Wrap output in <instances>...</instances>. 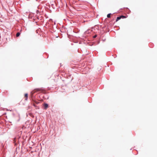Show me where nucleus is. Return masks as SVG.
<instances>
[{
    "instance_id": "nucleus-1",
    "label": "nucleus",
    "mask_w": 157,
    "mask_h": 157,
    "mask_svg": "<svg viewBox=\"0 0 157 157\" xmlns=\"http://www.w3.org/2000/svg\"><path fill=\"white\" fill-rule=\"evenodd\" d=\"M41 89L40 88H37L36 89H34L33 91L31 92V97L33 96V94L35 92L41 91Z\"/></svg>"
},
{
    "instance_id": "nucleus-2",
    "label": "nucleus",
    "mask_w": 157,
    "mask_h": 157,
    "mask_svg": "<svg viewBox=\"0 0 157 157\" xmlns=\"http://www.w3.org/2000/svg\"><path fill=\"white\" fill-rule=\"evenodd\" d=\"M44 109H46L48 107V105L47 104L44 103Z\"/></svg>"
},
{
    "instance_id": "nucleus-3",
    "label": "nucleus",
    "mask_w": 157,
    "mask_h": 157,
    "mask_svg": "<svg viewBox=\"0 0 157 157\" xmlns=\"http://www.w3.org/2000/svg\"><path fill=\"white\" fill-rule=\"evenodd\" d=\"M28 97V94H25V100H27Z\"/></svg>"
},
{
    "instance_id": "nucleus-4",
    "label": "nucleus",
    "mask_w": 157,
    "mask_h": 157,
    "mask_svg": "<svg viewBox=\"0 0 157 157\" xmlns=\"http://www.w3.org/2000/svg\"><path fill=\"white\" fill-rule=\"evenodd\" d=\"M121 19L120 16L117 17L116 20V21H118L119 20Z\"/></svg>"
},
{
    "instance_id": "nucleus-5",
    "label": "nucleus",
    "mask_w": 157,
    "mask_h": 157,
    "mask_svg": "<svg viewBox=\"0 0 157 157\" xmlns=\"http://www.w3.org/2000/svg\"><path fill=\"white\" fill-rule=\"evenodd\" d=\"M120 17H121V18H126V17H125L124 16H123V15H121V16H120Z\"/></svg>"
},
{
    "instance_id": "nucleus-6",
    "label": "nucleus",
    "mask_w": 157,
    "mask_h": 157,
    "mask_svg": "<svg viewBox=\"0 0 157 157\" xmlns=\"http://www.w3.org/2000/svg\"><path fill=\"white\" fill-rule=\"evenodd\" d=\"M20 34L19 32H18L16 34V36L17 37L19 36H20Z\"/></svg>"
},
{
    "instance_id": "nucleus-7",
    "label": "nucleus",
    "mask_w": 157,
    "mask_h": 157,
    "mask_svg": "<svg viewBox=\"0 0 157 157\" xmlns=\"http://www.w3.org/2000/svg\"><path fill=\"white\" fill-rule=\"evenodd\" d=\"M111 13H109L107 14V17L108 18H110V17Z\"/></svg>"
},
{
    "instance_id": "nucleus-8",
    "label": "nucleus",
    "mask_w": 157,
    "mask_h": 157,
    "mask_svg": "<svg viewBox=\"0 0 157 157\" xmlns=\"http://www.w3.org/2000/svg\"><path fill=\"white\" fill-rule=\"evenodd\" d=\"M96 37H97V35H95V36H94V38H96Z\"/></svg>"
}]
</instances>
